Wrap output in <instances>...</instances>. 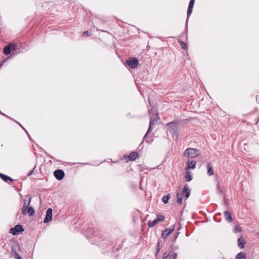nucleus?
<instances>
[{"label": "nucleus", "instance_id": "f257e3e1", "mask_svg": "<svg viewBox=\"0 0 259 259\" xmlns=\"http://www.w3.org/2000/svg\"><path fill=\"white\" fill-rule=\"evenodd\" d=\"M190 190L189 189L188 186L187 185H185L183 189L182 194H178L177 195L178 203L181 204L182 203V196L184 195L186 197V199H187L190 196Z\"/></svg>", "mask_w": 259, "mask_h": 259}, {"label": "nucleus", "instance_id": "f03ea898", "mask_svg": "<svg viewBox=\"0 0 259 259\" xmlns=\"http://www.w3.org/2000/svg\"><path fill=\"white\" fill-rule=\"evenodd\" d=\"M184 155L190 158H195L199 155V151L196 149L188 148L185 150Z\"/></svg>", "mask_w": 259, "mask_h": 259}, {"label": "nucleus", "instance_id": "7ed1b4c3", "mask_svg": "<svg viewBox=\"0 0 259 259\" xmlns=\"http://www.w3.org/2000/svg\"><path fill=\"white\" fill-rule=\"evenodd\" d=\"M158 119V116L157 114H153L152 115V116L151 117L150 121V126L148 130L147 133L146 134V135L144 136V139H145L146 137L148 135V134L152 131L153 125H154L156 123Z\"/></svg>", "mask_w": 259, "mask_h": 259}, {"label": "nucleus", "instance_id": "20e7f679", "mask_svg": "<svg viewBox=\"0 0 259 259\" xmlns=\"http://www.w3.org/2000/svg\"><path fill=\"white\" fill-rule=\"evenodd\" d=\"M23 204V207L22 208V213L24 215L27 214L26 209L28 207V206L31 201V197L29 195H26L24 199Z\"/></svg>", "mask_w": 259, "mask_h": 259}, {"label": "nucleus", "instance_id": "39448f33", "mask_svg": "<svg viewBox=\"0 0 259 259\" xmlns=\"http://www.w3.org/2000/svg\"><path fill=\"white\" fill-rule=\"evenodd\" d=\"M24 231L23 227L20 225H17L14 228H12L10 230V233L13 234L14 235H17L19 234L20 232H22Z\"/></svg>", "mask_w": 259, "mask_h": 259}, {"label": "nucleus", "instance_id": "423d86ee", "mask_svg": "<svg viewBox=\"0 0 259 259\" xmlns=\"http://www.w3.org/2000/svg\"><path fill=\"white\" fill-rule=\"evenodd\" d=\"M17 45L16 44L11 43L7 46L4 50V53L6 55H9L11 53L12 51H14L16 49Z\"/></svg>", "mask_w": 259, "mask_h": 259}, {"label": "nucleus", "instance_id": "0eeeda50", "mask_svg": "<svg viewBox=\"0 0 259 259\" xmlns=\"http://www.w3.org/2000/svg\"><path fill=\"white\" fill-rule=\"evenodd\" d=\"M177 256L176 253L173 251H166L164 253L162 259H176Z\"/></svg>", "mask_w": 259, "mask_h": 259}, {"label": "nucleus", "instance_id": "6e6552de", "mask_svg": "<svg viewBox=\"0 0 259 259\" xmlns=\"http://www.w3.org/2000/svg\"><path fill=\"white\" fill-rule=\"evenodd\" d=\"M126 64L132 68H135L138 65V60L136 58H131L126 61Z\"/></svg>", "mask_w": 259, "mask_h": 259}, {"label": "nucleus", "instance_id": "1a4fd4ad", "mask_svg": "<svg viewBox=\"0 0 259 259\" xmlns=\"http://www.w3.org/2000/svg\"><path fill=\"white\" fill-rule=\"evenodd\" d=\"M168 130L172 134L175 133L177 130V124L176 122H172L167 124Z\"/></svg>", "mask_w": 259, "mask_h": 259}, {"label": "nucleus", "instance_id": "9d476101", "mask_svg": "<svg viewBox=\"0 0 259 259\" xmlns=\"http://www.w3.org/2000/svg\"><path fill=\"white\" fill-rule=\"evenodd\" d=\"M55 178L58 180H61L64 176V172L62 170H56L54 172Z\"/></svg>", "mask_w": 259, "mask_h": 259}, {"label": "nucleus", "instance_id": "9b49d317", "mask_svg": "<svg viewBox=\"0 0 259 259\" xmlns=\"http://www.w3.org/2000/svg\"><path fill=\"white\" fill-rule=\"evenodd\" d=\"M52 216H53V210H52V208H50L48 209V210L47 211L46 216L44 221V222L45 223H47L49 222H50L52 219Z\"/></svg>", "mask_w": 259, "mask_h": 259}, {"label": "nucleus", "instance_id": "f8f14e48", "mask_svg": "<svg viewBox=\"0 0 259 259\" xmlns=\"http://www.w3.org/2000/svg\"><path fill=\"white\" fill-rule=\"evenodd\" d=\"M175 230V227L173 226L172 227L168 229H166L165 230H163L162 232V237L165 239L169 235H170Z\"/></svg>", "mask_w": 259, "mask_h": 259}, {"label": "nucleus", "instance_id": "ddd939ff", "mask_svg": "<svg viewBox=\"0 0 259 259\" xmlns=\"http://www.w3.org/2000/svg\"><path fill=\"white\" fill-rule=\"evenodd\" d=\"M196 164V163L194 161H188L187 162L186 171H189L190 169H194L195 168Z\"/></svg>", "mask_w": 259, "mask_h": 259}, {"label": "nucleus", "instance_id": "4468645a", "mask_svg": "<svg viewBox=\"0 0 259 259\" xmlns=\"http://www.w3.org/2000/svg\"><path fill=\"white\" fill-rule=\"evenodd\" d=\"M195 0H191L189 5L187 16L189 17L192 12V9L194 6Z\"/></svg>", "mask_w": 259, "mask_h": 259}, {"label": "nucleus", "instance_id": "2eb2a0df", "mask_svg": "<svg viewBox=\"0 0 259 259\" xmlns=\"http://www.w3.org/2000/svg\"><path fill=\"white\" fill-rule=\"evenodd\" d=\"M207 174L209 176H212L213 175V170L212 169V164L210 163H208L207 165Z\"/></svg>", "mask_w": 259, "mask_h": 259}, {"label": "nucleus", "instance_id": "dca6fc26", "mask_svg": "<svg viewBox=\"0 0 259 259\" xmlns=\"http://www.w3.org/2000/svg\"><path fill=\"white\" fill-rule=\"evenodd\" d=\"M224 216L226 221L231 222L232 221L231 215L229 211H225L224 212Z\"/></svg>", "mask_w": 259, "mask_h": 259}, {"label": "nucleus", "instance_id": "f3484780", "mask_svg": "<svg viewBox=\"0 0 259 259\" xmlns=\"http://www.w3.org/2000/svg\"><path fill=\"white\" fill-rule=\"evenodd\" d=\"M138 156V153L136 152H132L128 156V158L131 160H135Z\"/></svg>", "mask_w": 259, "mask_h": 259}, {"label": "nucleus", "instance_id": "a211bd4d", "mask_svg": "<svg viewBox=\"0 0 259 259\" xmlns=\"http://www.w3.org/2000/svg\"><path fill=\"white\" fill-rule=\"evenodd\" d=\"M235 259H246V254L244 252H240L236 255Z\"/></svg>", "mask_w": 259, "mask_h": 259}, {"label": "nucleus", "instance_id": "6ab92c4d", "mask_svg": "<svg viewBox=\"0 0 259 259\" xmlns=\"http://www.w3.org/2000/svg\"><path fill=\"white\" fill-rule=\"evenodd\" d=\"M0 177L4 180L5 182H7L8 180L12 181V179L6 175H4L2 174H0Z\"/></svg>", "mask_w": 259, "mask_h": 259}, {"label": "nucleus", "instance_id": "aec40b11", "mask_svg": "<svg viewBox=\"0 0 259 259\" xmlns=\"http://www.w3.org/2000/svg\"><path fill=\"white\" fill-rule=\"evenodd\" d=\"M238 246L240 248H242L244 247V240L242 238H239L238 239Z\"/></svg>", "mask_w": 259, "mask_h": 259}, {"label": "nucleus", "instance_id": "412c9836", "mask_svg": "<svg viewBox=\"0 0 259 259\" xmlns=\"http://www.w3.org/2000/svg\"><path fill=\"white\" fill-rule=\"evenodd\" d=\"M158 223V222H157V220L155 219L152 221H149L148 222V225L149 227L151 228L154 227L156 224Z\"/></svg>", "mask_w": 259, "mask_h": 259}, {"label": "nucleus", "instance_id": "4be33fe9", "mask_svg": "<svg viewBox=\"0 0 259 259\" xmlns=\"http://www.w3.org/2000/svg\"><path fill=\"white\" fill-rule=\"evenodd\" d=\"M26 211L27 213H29V216H32L34 213V210L32 207H28Z\"/></svg>", "mask_w": 259, "mask_h": 259}, {"label": "nucleus", "instance_id": "5701e85b", "mask_svg": "<svg viewBox=\"0 0 259 259\" xmlns=\"http://www.w3.org/2000/svg\"><path fill=\"white\" fill-rule=\"evenodd\" d=\"M185 177H186L187 181H188V182H190L192 180L190 172L189 171H186V173L185 175Z\"/></svg>", "mask_w": 259, "mask_h": 259}, {"label": "nucleus", "instance_id": "b1692460", "mask_svg": "<svg viewBox=\"0 0 259 259\" xmlns=\"http://www.w3.org/2000/svg\"><path fill=\"white\" fill-rule=\"evenodd\" d=\"M241 231H242V229H241V227H240L239 226H235V228L234 229V232L235 233H237L240 232Z\"/></svg>", "mask_w": 259, "mask_h": 259}, {"label": "nucleus", "instance_id": "393cba45", "mask_svg": "<svg viewBox=\"0 0 259 259\" xmlns=\"http://www.w3.org/2000/svg\"><path fill=\"white\" fill-rule=\"evenodd\" d=\"M169 198V195L164 196L162 197V200L164 203H167Z\"/></svg>", "mask_w": 259, "mask_h": 259}, {"label": "nucleus", "instance_id": "a878e982", "mask_svg": "<svg viewBox=\"0 0 259 259\" xmlns=\"http://www.w3.org/2000/svg\"><path fill=\"white\" fill-rule=\"evenodd\" d=\"M164 217L163 215H158L157 218L156 219L158 223L163 222L164 220Z\"/></svg>", "mask_w": 259, "mask_h": 259}, {"label": "nucleus", "instance_id": "bb28decb", "mask_svg": "<svg viewBox=\"0 0 259 259\" xmlns=\"http://www.w3.org/2000/svg\"><path fill=\"white\" fill-rule=\"evenodd\" d=\"M179 42L180 44V45L181 46V47L183 49H185L186 48V45L185 42L182 41H179Z\"/></svg>", "mask_w": 259, "mask_h": 259}, {"label": "nucleus", "instance_id": "cd10ccee", "mask_svg": "<svg viewBox=\"0 0 259 259\" xmlns=\"http://www.w3.org/2000/svg\"><path fill=\"white\" fill-rule=\"evenodd\" d=\"M15 259H22V258H21L20 254L16 252H15Z\"/></svg>", "mask_w": 259, "mask_h": 259}, {"label": "nucleus", "instance_id": "c85d7f7f", "mask_svg": "<svg viewBox=\"0 0 259 259\" xmlns=\"http://www.w3.org/2000/svg\"><path fill=\"white\" fill-rule=\"evenodd\" d=\"M6 62V60H4L2 63L1 64H0V67H1L3 65V64Z\"/></svg>", "mask_w": 259, "mask_h": 259}, {"label": "nucleus", "instance_id": "c756f323", "mask_svg": "<svg viewBox=\"0 0 259 259\" xmlns=\"http://www.w3.org/2000/svg\"><path fill=\"white\" fill-rule=\"evenodd\" d=\"M88 33H89L88 31H84V32H83V34H84V35H88Z\"/></svg>", "mask_w": 259, "mask_h": 259}, {"label": "nucleus", "instance_id": "7c9ffc66", "mask_svg": "<svg viewBox=\"0 0 259 259\" xmlns=\"http://www.w3.org/2000/svg\"><path fill=\"white\" fill-rule=\"evenodd\" d=\"M257 235L259 236V232L257 233Z\"/></svg>", "mask_w": 259, "mask_h": 259}]
</instances>
